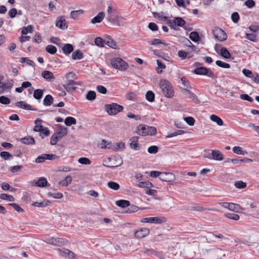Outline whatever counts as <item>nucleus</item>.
I'll list each match as a JSON object with an SVG mask.
<instances>
[{
	"label": "nucleus",
	"instance_id": "nucleus-1",
	"mask_svg": "<svg viewBox=\"0 0 259 259\" xmlns=\"http://www.w3.org/2000/svg\"><path fill=\"white\" fill-rule=\"evenodd\" d=\"M159 87L163 95L167 98H171L174 96V91L170 83L166 79L160 80Z\"/></svg>",
	"mask_w": 259,
	"mask_h": 259
},
{
	"label": "nucleus",
	"instance_id": "nucleus-2",
	"mask_svg": "<svg viewBox=\"0 0 259 259\" xmlns=\"http://www.w3.org/2000/svg\"><path fill=\"white\" fill-rule=\"evenodd\" d=\"M112 66L119 71H124L127 70L128 64L121 58H114L111 60Z\"/></svg>",
	"mask_w": 259,
	"mask_h": 259
},
{
	"label": "nucleus",
	"instance_id": "nucleus-3",
	"mask_svg": "<svg viewBox=\"0 0 259 259\" xmlns=\"http://www.w3.org/2000/svg\"><path fill=\"white\" fill-rule=\"evenodd\" d=\"M136 132L140 135H154L156 133V129L153 126H148L145 125H139L137 128Z\"/></svg>",
	"mask_w": 259,
	"mask_h": 259
},
{
	"label": "nucleus",
	"instance_id": "nucleus-4",
	"mask_svg": "<svg viewBox=\"0 0 259 259\" xmlns=\"http://www.w3.org/2000/svg\"><path fill=\"white\" fill-rule=\"evenodd\" d=\"M105 109L109 115H115L122 111L123 107L117 103H113L106 104Z\"/></svg>",
	"mask_w": 259,
	"mask_h": 259
},
{
	"label": "nucleus",
	"instance_id": "nucleus-5",
	"mask_svg": "<svg viewBox=\"0 0 259 259\" xmlns=\"http://www.w3.org/2000/svg\"><path fill=\"white\" fill-rule=\"evenodd\" d=\"M193 72L197 75H206L212 78H214L215 76L214 74L212 71L209 70V69L202 66L196 67L193 71Z\"/></svg>",
	"mask_w": 259,
	"mask_h": 259
},
{
	"label": "nucleus",
	"instance_id": "nucleus-6",
	"mask_svg": "<svg viewBox=\"0 0 259 259\" xmlns=\"http://www.w3.org/2000/svg\"><path fill=\"white\" fill-rule=\"evenodd\" d=\"M107 19L113 25L117 26H123L126 20L125 18L122 17H119L113 15L107 16Z\"/></svg>",
	"mask_w": 259,
	"mask_h": 259
},
{
	"label": "nucleus",
	"instance_id": "nucleus-7",
	"mask_svg": "<svg viewBox=\"0 0 259 259\" xmlns=\"http://www.w3.org/2000/svg\"><path fill=\"white\" fill-rule=\"evenodd\" d=\"M212 32L214 36L220 41H223L227 39L226 32L219 27H215Z\"/></svg>",
	"mask_w": 259,
	"mask_h": 259
},
{
	"label": "nucleus",
	"instance_id": "nucleus-8",
	"mask_svg": "<svg viewBox=\"0 0 259 259\" xmlns=\"http://www.w3.org/2000/svg\"><path fill=\"white\" fill-rule=\"evenodd\" d=\"M119 163L118 164H115L113 162L114 160H116L115 157H109L107 159H105L103 161V164L104 166L110 167V168H115L120 166L122 164V160L121 158H117Z\"/></svg>",
	"mask_w": 259,
	"mask_h": 259
},
{
	"label": "nucleus",
	"instance_id": "nucleus-9",
	"mask_svg": "<svg viewBox=\"0 0 259 259\" xmlns=\"http://www.w3.org/2000/svg\"><path fill=\"white\" fill-rule=\"evenodd\" d=\"M166 219L164 217H149L143 218L141 222L143 223H154L161 224L166 222Z\"/></svg>",
	"mask_w": 259,
	"mask_h": 259
},
{
	"label": "nucleus",
	"instance_id": "nucleus-10",
	"mask_svg": "<svg viewBox=\"0 0 259 259\" xmlns=\"http://www.w3.org/2000/svg\"><path fill=\"white\" fill-rule=\"evenodd\" d=\"M55 25L57 27L65 30L68 28V25L66 24L65 17L64 16H61L57 17Z\"/></svg>",
	"mask_w": 259,
	"mask_h": 259
},
{
	"label": "nucleus",
	"instance_id": "nucleus-11",
	"mask_svg": "<svg viewBox=\"0 0 259 259\" xmlns=\"http://www.w3.org/2000/svg\"><path fill=\"white\" fill-rule=\"evenodd\" d=\"M57 250L58 254L62 256L68 257L69 259H74V253L68 249L63 248L61 249L58 248Z\"/></svg>",
	"mask_w": 259,
	"mask_h": 259
},
{
	"label": "nucleus",
	"instance_id": "nucleus-12",
	"mask_svg": "<svg viewBox=\"0 0 259 259\" xmlns=\"http://www.w3.org/2000/svg\"><path fill=\"white\" fill-rule=\"evenodd\" d=\"M150 233L149 230L146 228H141L135 233V236L137 238H143L147 236Z\"/></svg>",
	"mask_w": 259,
	"mask_h": 259
},
{
	"label": "nucleus",
	"instance_id": "nucleus-13",
	"mask_svg": "<svg viewBox=\"0 0 259 259\" xmlns=\"http://www.w3.org/2000/svg\"><path fill=\"white\" fill-rule=\"evenodd\" d=\"M57 126L58 129L54 134L61 139L67 134L68 129L60 124H57Z\"/></svg>",
	"mask_w": 259,
	"mask_h": 259
},
{
	"label": "nucleus",
	"instance_id": "nucleus-14",
	"mask_svg": "<svg viewBox=\"0 0 259 259\" xmlns=\"http://www.w3.org/2000/svg\"><path fill=\"white\" fill-rule=\"evenodd\" d=\"M139 139V138L138 136H134L130 139V140L131 142L130 143V147L132 149L135 150L139 149L140 145L138 144Z\"/></svg>",
	"mask_w": 259,
	"mask_h": 259
},
{
	"label": "nucleus",
	"instance_id": "nucleus-15",
	"mask_svg": "<svg viewBox=\"0 0 259 259\" xmlns=\"http://www.w3.org/2000/svg\"><path fill=\"white\" fill-rule=\"evenodd\" d=\"M15 106L17 107L25 109L28 110H36V109H34L32 108L31 106L29 104H27L24 101H19L15 104Z\"/></svg>",
	"mask_w": 259,
	"mask_h": 259
},
{
	"label": "nucleus",
	"instance_id": "nucleus-16",
	"mask_svg": "<svg viewBox=\"0 0 259 259\" xmlns=\"http://www.w3.org/2000/svg\"><path fill=\"white\" fill-rule=\"evenodd\" d=\"M42 77L48 81H52L55 79L53 73L48 70L43 71L41 73Z\"/></svg>",
	"mask_w": 259,
	"mask_h": 259
},
{
	"label": "nucleus",
	"instance_id": "nucleus-17",
	"mask_svg": "<svg viewBox=\"0 0 259 259\" xmlns=\"http://www.w3.org/2000/svg\"><path fill=\"white\" fill-rule=\"evenodd\" d=\"M174 175L171 172H162L160 180L165 182H170L173 178Z\"/></svg>",
	"mask_w": 259,
	"mask_h": 259
},
{
	"label": "nucleus",
	"instance_id": "nucleus-18",
	"mask_svg": "<svg viewBox=\"0 0 259 259\" xmlns=\"http://www.w3.org/2000/svg\"><path fill=\"white\" fill-rule=\"evenodd\" d=\"M105 16V14L104 12H100L96 16H95L92 19L91 23L93 24L100 23L102 21Z\"/></svg>",
	"mask_w": 259,
	"mask_h": 259
},
{
	"label": "nucleus",
	"instance_id": "nucleus-19",
	"mask_svg": "<svg viewBox=\"0 0 259 259\" xmlns=\"http://www.w3.org/2000/svg\"><path fill=\"white\" fill-rule=\"evenodd\" d=\"M211 154H212V159L221 161L223 159V155L217 150H212Z\"/></svg>",
	"mask_w": 259,
	"mask_h": 259
},
{
	"label": "nucleus",
	"instance_id": "nucleus-20",
	"mask_svg": "<svg viewBox=\"0 0 259 259\" xmlns=\"http://www.w3.org/2000/svg\"><path fill=\"white\" fill-rule=\"evenodd\" d=\"M62 51L66 55H68L73 51V47L71 44H66L62 48Z\"/></svg>",
	"mask_w": 259,
	"mask_h": 259
},
{
	"label": "nucleus",
	"instance_id": "nucleus-21",
	"mask_svg": "<svg viewBox=\"0 0 259 259\" xmlns=\"http://www.w3.org/2000/svg\"><path fill=\"white\" fill-rule=\"evenodd\" d=\"M20 141L26 145L34 144L35 143L34 138L30 136L21 138Z\"/></svg>",
	"mask_w": 259,
	"mask_h": 259
},
{
	"label": "nucleus",
	"instance_id": "nucleus-22",
	"mask_svg": "<svg viewBox=\"0 0 259 259\" xmlns=\"http://www.w3.org/2000/svg\"><path fill=\"white\" fill-rule=\"evenodd\" d=\"M175 25L183 27L186 24V21L181 17H174Z\"/></svg>",
	"mask_w": 259,
	"mask_h": 259
},
{
	"label": "nucleus",
	"instance_id": "nucleus-23",
	"mask_svg": "<svg viewBox=\"0 0 259 259\" xmlns=\"http://www.w3.org/2000/svg\"><path fill=\"white\" fill-rule=\"evenodd\" d=\"M67 243V240L64 238H55L54 242V245L61 246L66 244Z\"/></svg>",
	"mask_w": 259,
	"mask_h": 259
},
{
	"label": "nucleus",
	"instance_id": "nucleus-24",
	"mask_svg": "<svg viewBox=\"0 0 259 259\" xmlns=\"http://www.w3.org/2000/svg\"><path fill=\"white\" fill-rule=\"evenodd\" d=\"M83 58L82 53L79 50H76L72 54V58L73 60H81Z\"/></svg>",
	"mask_w": 259,
	"mask_h": 259
},
{
	"label": "nucleus",
	"instance_id": "nucleus-25",
	"mask_svg": "<svg viewBox=\"0 0 259 259\" xmlns=\"http://www.w3.org/2000/svg\"><path fill=\"white\" fill-rule=\"evenodd\" d=\"M48 184L47 179L44 177L40 178L37 181H35V185L38 187H44Z\"/></svg>",
	"mask_w": 259,
	"mask_h": 259
},
{
	"label": "nucleus",
	"instance_id": "nucleus-26",
	"mask_svg": "<svg viewBox=\"0 0 259 259\" xmlns=\"http://www.w3.org/2000/svg\"><path fill=\"white\" fill-rule=\"evenodd\" d=\"M228 205L229 206L228 209L234 212H239L242 209L240 205L236 203H230Z\"/></svg>",
	"mask_w": 259,
	"mask_h": 259
},
{
	"label": "nucleus",
	"instance_id": "nucleus-27",
	"mask_svg": "<svg viewBox=\"0 0 259 259\" xmlns=\"http://www.w3.org/2000/svg\"><path fill=\"white\" fill-rule=\"evenodd\" d=\"M115 204L118 206L125 208L130 205V202L126 200H119L116 201Z\"/></svg>",
	"mask_w": 259,
	"mask_h": 259
},
{
	"label": "nucleus",
	"instance_id": "nucleus-28",
	"mask_svg": "<svg viewBox=\"0 0 259 259\" xmlns=\"http://www.w3.org/2000/svg\"><path fill=\"white\" fill-rule=\"evenodd\" d=\"M220 54L223 57L226 59H230L231 57V54L225 47H222L221 49Z\"/></svg>",
	"mask_w": 259,
	"mask_h": 259
},
{
	"label": "nucleus",
	"instance_id": "nucleus-29",
	"mask_svg": "<svg viewBox=\"0 0 259 259\" xmlns=\"http://www.w3.org/2000/svg\"><path fill=\"white\" fill-rule=\"evenodd\" d=\"M72 182V177L70 176H67L64 179L59 182V184L63 187L67 186Z\"/></svg>",
	"mask_w": 259,
	"mask_h": 259
},
{
	"label": "nucleus",
	"instance_id": "nucleus-30",
	"mask_svg": "<svg viewBox=\"0 0 259 259\" xmlns=\"http://www.w3.org/2000/svg\"><path fill=\"white\" fill-rule=\"evenodd\" d=\"M53 98L51 95H47L44 99L43 104L46 106H50L53 103Z\"/></svg>",
	"mask_w": 259,
	"mask_h": 259
},
{
	"label": "nucleus",
	"instance_id": "nucleus-31",
	"mask_svg": "<svg viewBox=\"0 0 259 259\" xmlns=\"http://www.w3.org/2000/svg\"><path fill=\"white\" fill-rule=\"evenodd\" d=\"M210 119L212 121L216 122L218 125L221 126L223 125V121L219 116L215 115H211L210 117Z\"/></svg>",
	"mask_w": 259,
	"mask_h": 259
},
{
	"label": "nucleus",
	"instance_id": "nucleus-32",
	"mask_svg": "<svg viewBox=\"0 0 259 259\" xmlns=\"http://www.w3.org/2000/svg\"><path fill=\"white\" fill-rule=\"evenodd\" d=\"M64 123L66 125L69 126L72 124H75L76 123V120L74 117L69 116L66 118L64 120Z\"/></svg>",
	"mask_w": 259,
	"mask_h": 259
},
{
	"label": "nucleus",
	"instance_id": "nucleus-33",
	"mask_svg": "<svg viewBox=\"0 0 259 259\" xmlns=\"http://www.w3.org/2000/svg\"><path fill=\"white\" fill-rule=\"evenodd\" d=\"M83 13V11L82 10H78L76 11H71L70 13L71 18L75 20L78 18L79 15Z\"/></svg>",
	"mask_w": 259,
	"mask_h": 259
},
{
	"label": "nucleus",
	"instance_id": "nucleus-34",
	"mask_svg": "<svg viewBox=\"0 0 259 259\" xmlns=\"http://www.w3.org/2000/svg\"><path fill=\"white\" fill-rule=\"evenodd\" d=\"M161 21H166L167 22V24L168 25V26L171 28H172L176 30L174 28V26H175V23L173 22H174V20H169V19H168V17L167 16H164L163 17L161 18Z\"/></svg>",
	"mask_w": 259,
	"mask_h": 259
},
{
	"label": "nucleus",
	"instance_id": "nucleus-35",
	"mask_svg": "<svg viewBox=\"0 0 259 259\" xmlns=\"http://www.w3.org/2000/svg\"><path fill=\"white\" fill-rule=\"evenodd\" d=\"M146 99L147 101L150 102H152L154 101L155 100V95L154 93L151 91H148L146 94Z\"/></svg>",
	"mask_w": 259,
	"mask_h": 259
},
{
	"label": "nucleus",
	"instance_id": "nucleus-36",
	"mask_svg": "<svg viewBox=\"0 0 259 259\" xmlns=\"http://www.w3.org/2000/svg\"><path fill=\"white\" fill-rule=\"evenodd\" d=\"M138 186L140 188H150L153 187V185L149 181L141 182L138 184Z\"/></svg>",
	"mask_w": 259,
	"mask_h": 259
},
{
	"label": "nucleus",
	"instance_id": "nucleus-37",
	"mask_svg": "<svg viewBox=\"0 0 259 259\" xmlns=\"http://www.w3.org/2000/svg\"><path fill=\"white\" fill-rule=\"evenodd\" d=\"M43 90L41 89H36L34 90L33 97L37 100H40L43 96Z\"/></svg>",
	"mask_w": 259,
	"mask_h": 259
},
{
	"label": "nucleus",
	"instance_id": "nucleus-38",
	"mask_svg": "<svg viewBox=\"0 0 259 259\" xmlns=\"http://www.w3.org/2000/svg\"><path fill=\"white\" fill-rule=\"evenodd\" d=\"M189 38L194 42H197L199 40V35L197 32L193 31L189 34Z\"/></svg>",
	"mask_w": 259,
	"mask_h": 259
},
{
	"label": "nucleus",
	"instance_id": "nucleus-39",
	"mask_svg": "<svg viewBox=\"0 0 259 259\" xmlns=\"http://www.w3.org/2000/svg\"><path fill=\"white\" fill-rule=\"evenodd\" d=\"M156 62L158 65L156 69L157 72L158 74H161L162 72V69L165 68V65L159 60H157Z\"/></svg>",
	"mask_w": 259,
	"mask_h": 259
},
{
	"label": "nucleus",
	"instance_id": "nucleus-40",
	"mask_svg": "<svg viewBox=\"0 0 259 259\" xmlns=\"http://www.w3.org/2000/svg\"><path fill=\"white\" fill-rule=\"evenodd\" d=\"M0 198L2 199L7 200L10 202H13L15 200V199L13 196L5 193L2 194L0 195Z\"/></svg>",
	"mask_w": 259,
	"mask_h": 259
},
{
	"label": "nucleus",
	"instance_id": "nucleus-41",
	"mask_svg": "<svg viewBox=\"0 0 259 259\" xmlns=\"http://www.w3.org/2000/svg\"><path fill=\"white\" fill-rule=\"evenodd\" d=\"M46 51L50 54L54 55L57 52V48L56 47L52 45H48L46 48Z\"/></svg>",
	"mask_w": 259,
	"mask_h": 259
},
{
	"label": "nucleus",
	"instance_id": "nucleus-42",
	"mask_svg": "<svg viewBox=\"0 0 259 259\" xmlns=\"http://www.w3.org/2000/svg\"><path fill=\"white\" fill-rule=\"evenodd\" d=\"M107 185L110 188L114 190H117L120 188L119 185L118 183L113 181L109 182L107 183Z\"/></svg>",
	"mask_w": 259,
	"mask_h": 259
},
{
	"label": "nucleus",
	"instance_id": "nucleus-43",
	"mask_svg": "<svg viewBox=\"0 0 259 259\" xmlns=\"http://www.w3.org/2000/svg\"><path fill=\"white\" fill-rule=\"evenodd\" d=\"M148 43L153 46H157L159 44H163L166 45L165 43L162 40L158 38H154L151 41H148Z\"/></svg>",
	"mask_w": 259,
	"mask_h": 259
},
{
	"label": "nucleus",
	"instance_id": "nucleus-44",
	"mask_svg": "<svg viewBox=\"0 0 259 259\" xmlns=\"http://www.w3.org/2000/svg\"><path fill=\"white\" fill-rule=\"evenodd\" d=\"M185 133V132L183 130H178L172 133H168V134L166 136V138H169L173 137H175L178 135H182Z\"/></svg>",
	"mask_w": 259,
	"mask_h": 259
},
{
	"label": "nucleus",
	"instance_id": "nucleus-45",
	"mask_svg": "<svg viewBox=\"0 0 259 259\" xmlns=\"http://www.w3.org/2000/svg\"><path fill=\"white\" fill-rule=\"evenodd\" d=\"M96 97V92L95 91H90L87 94L86 98L89 101H93L95 99Z\"/></svg>",
	"mask_w": 259,
	"mask_h": 259
},
{
	"label": "nucleus",
	"instance_id": "nucleus-46",
	"mask_svg": "<svg viewBox=\"0 0 259 259\" xmlns=\"http://www.w3.org/2000/svg\"><path fill=\"white\" fill-rule=\"evenodd\" d=\"M233 152L237 154L245 155L247 153L246 151L242 150L240 147L235 146L233 148Z\"/></svg>",
	"mask_w": 259,
	"mask_h": 259
},
{
	"label": "nucleus",
	"instance_id": "nucleus-47",
	"mask_svg": "<svg viewBox=\"0 0 259 259\" xmlns=\"http://www.w3.org/2000/svg\"><path fill=\"white\" fill-rule=\"evenodd\" d=\"M48 197H51L55 199H60L63 197V194L61 193H51L49 192L48 194Z\"/></svg>",
	"mask_w": 259,
	"mask_h": 259
},
{
	"label": "nucleus",
	"instance_id": "nucleus-48",
	"mask_svg": "<svg viewBox=\"0 0 259 259\" xmlns=\"http://www.w3.org/2000/svg\"><path fill=\"white\" fill-rule=\"evenodd\" d=\"M215 64L218 66L224 68H229L230 67V65L229 64L224 62L220 60H217L215 62Z\"/></svg>",
	"mask_w": 259,
	"mask_h": 259
},
{
	"label": "nucleus",
	"instance_id": "nucleus-49",
	"mask_svg": "<svg viewBox=\"0 0 259 259\" xmlns=\"http://www.w3.org/2000/svg\"><path fill=\"white\" fill-rule=\"evenodd\" d=\"M78 161L79 163L84 165H90L91 163V161L86 157H81L78 159Z\"/></svg>",
	"mask_w": 259,
	"mask_h": 259
},
{
	"label": "nucleus",
	"instance_id": "nucleus-50",
	"mask_svg": "<svg viewBox=\"0 0 259 259\" xmlns=\"http://www.w3.org/2000/svg\"><path fill=\"white\" fill-rule=\"evenodd\" d=\"M20 62L22 63H26L28 65L32 66H35V63H34V62L33 61H32L27 58H25V57L21 58Z\"/></svg>",
	"mask_w": 259,
	"mask_h": 259
},
{
	"label": "nucleus",
	"instance_id": "nucleus-51",
	"mask_svg": "<svg viewBox=\"0 0 259 259\" xmlns=\"http://www.w3.org/2000/svg\"><path fill=\"white\" fill-rule=\"evenodd\" d=\"M225 215L227 218L235 221H237L240 218L238 214L234 213H227Z\"/></svg>",
	"mask_w": 259,
	"mask_h": 259
},
{
	"label": "nucleus",
	"instance_id": "nucleus-52",
	"mask_svg": "<svg viewBox=\"0 0 259 259\" xmlns=\"http://www.w3.org/2000/svg\"><path fill=\"white\" fill-rule=\"evenodd\" d=\"M46 154H42L39 155L35 160L36 163H40L44 162L46 160Z\"/></svg>",
	"mask_w": 259,
	"mask_h": 259
},
{
	"label": "nucleus",
	"instance_id": "nucleus-53",
	"mask_svg": "<svg viewBox=\"0 0 259 259\" xmlns=\"http://www.w3.org/2000/svg\"><path fill=\"white\" fill-rule=\"evenodd\" d=\"M237 188L243 189L246 187V184L242 181H236L234 184Z\"/></svg>",
	"mask_w": 259,
	"mask_h": 259
},
{
	"label": "nucleus",
	"instance_id": "nucleus-54",
	"mask_svg": "<svg viewBox=\"0 0 259 259\" xmlns=\"http://www.w3.org/2000/svg\"><path fill=\"white\" fill-rule=\"evenodd\" d=\"M1 156L5 160H8L13 157L12 155L8 152L3 151L1 152Z\"/></svg>",
	"mask_w": 259,
	"mask_h": 259
},
{
	"label": "nucleus",
	"instance_id": "nucleus-55",
	"mask_svg": "<svg viewBox=\"0 0 259 259\" xmlns=\"http://www.w3.org/2000/svg\"><path fill=\"white\" fill-rule=\"evenodd\" d=\"M95 44L99 47H103L105 44V41L100 37H96L95 39Z\"/></svg>",
	"mask_w": 259,
	"mask_h": 259
},
{
	"label": "nucleus",
	"instance_id": "nucleus-56",
	"mask_svg": "<svg viewBox=\"0 0 259 259\" xmlns=\"http://www.w3.org/2000/svg\"><path fill=\"white\" fill-rule=\"evenodd\" d=\"M10 99L9 98L4 96L0 97V103L4 105H8L10 103Z\"/></svg>",
	"mask_w": 259,
	"mask_h": 259
},
{
	"label": "nucleus",
	"instance_id": "nucleus-57",
	"mask_svg": "<svg viewBox=\"0 0 259 259\" xmlns=\"http://www.w3.org/2000/svg\"><path fill=\"white\" fill-rule=\"evenodd\" d=\"M245 38L253 42H255L256 40V35L252 33H246Z\"/></svg>",
	"mask_w": 259,
	"mask_h": 259
},
{
	"label": "nucleus",
	"instance_id": "nucleus-58",
	"mask_svg": "<svg viewBox=\"0 0 259 259\" xmlns=\"http://www.w3.org/2000/svg\"><path fill=\"white\" fill-rule=\"evenodd\" d=\"M231 17L232 21L235 23H237L240 18L239 15L237 12H233Z\"/></svg>",
	"mask_w": 259,
	"mask_h": 259
},
{
	"label": "nucleus",
	"instance_id": "nucleus-59",
	"mask_svg": "<svg viewBox=\"0 0 259 259\" xmlns=\"http://www.w3.org/2000/svg\"><path fill=\"white\" fill-rule=\"evenodd\" d=\"M33 27L31 25H29L27 27H23L21 33L22 34H26L28 32H31Z\"/></svg>",
	"mask_w": 259,
	"mask_h": 259
},
{
	"label": "nucleus",
	"instance_id": "nucleus-60",
	"mask_svg": "<svg viewBox=\"0 0 259 259\" xmlns=\"http://www.w3.org/2000/svg\"><path fill=\"white\" fill-rule=\"evenodd\" d=\"M244 5L246 6L248 8L251 9L254 7L255 3L253 0H247L245 2Z\"/></svg>",
	"mask_w": 259,
	"mask_h": 259
},
{
	"label": "nucleus",
	"instance_id": "nucleus-61",
	"mask_svg": "<svg viewBox=\"0 0 259 259\" xmlns=\"http://www.w3.org/2000/svg\"><path fill=\"white\" fill-rule=\"evenodd\" d=\"M48 202H34L32 204V205L34 206L39 207H44L48 205Z\"/></svg>",
	"mask_w": 259,
	"mask_h": 259
},
{
	"label": "nucleus",
	"instance_id": "nucleus-62",
	"mask_svg": "<svg viewBox=\"0 0 259 259\" xmlns=\"http://www.w3.org/2000/svg\"><path fill=\"white\" fill-rule=\"evenodd\" d=\"M184 120L190 126L193 125L195 122V119L194 118L190 116L185 117L184 118Z\"/></svg>",
	"mask_w": 259,
	"mask_h": 259
},
{
	"label": "nucleus",
	"instance_id": "nucleus-63",
	"mask_svg": "<svg viewBox=\"0 0 259 259\" xmlns=\"http://www.w3.org/2000/svg\"><path fill=\"white\" fill-rule=\"evenodd\" d=\"M158 151V148L157 146H151L148 149V152L150 154H155Z\"/></svg>",
	"mask_w": 259,
	"mask_h": 259
},
{
	"label": "nucleus",
	"instance_id": "nucleus-64",
	"mask_svg": "<svg viewBox=\"0 0 259 259\" xmlns=\"http://www.w3.org/2000/svg\"><path fill=\"white\" fill-rule=\"evenodd\" d=\"M58 139H60L54 134L51 137L50 144L52 145H55L57 143Z\"/></svg>",
	"mask_w": 259,
	"mask_h": 259
}]
</instances>
